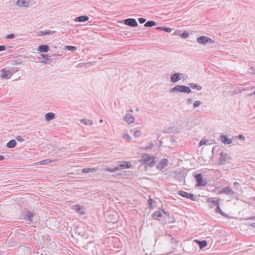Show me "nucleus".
I'll return each mask as SVG.
<instances>
[{
	"mask_svg": "<svg viewBox=\"0 0 255 255\" xmlns=\"http://www.w3.org/2000/svg\"><path fill=\"white\" fill-rule=\"evenodd\" d=\"M155 157L153 155L143 154L142 156L141 162L143 164L152 167L155 163Z\"/></svg>",
	"mask_w": 255,
	"mask_h": 255,
	"instance_id": "f257e3e1",
	"label": "nucleus"
},
{
	"mask_svg": "<svg viewBox=\"0 0 255 255\" xmlns=\"http://www.w3.org/2000/svg\"><path fill=\"white\" fill-rule=\"evenodd\" d=\"M23 216L26 223L29 225L35 223L36 221V215L31 211H25Z\"/></svg>",
	"mask_w": 255,
	"mask_h": 255,
	"instance_id": "f03ea898",
	"label": "nucleus"
},
{
	"mask_svg": "<svg viewBox=\"0 0 255 255\" xmlns=\"http://www.w3.org/2000/svg\"><path fill=\"white\" fill-rule=\"evenodd\" d=\"M171 93L181 92L184 93H190L191 90L189 87L184 85H177L170 90Z\"/></svg>",
	"mask_w": 255,
	"mask_h": 255,
	"instance_id": "7ed1b4c3",
	"label": "nucleus"
},
{
	"mask_svg": "<svg viewBox=\"0 0 255 255\" xmlns=\"http://www.w3.org/2000/svg\"><path fill=\"white\" fill-rule=\"evenodd\" d=\"M127 168H128V162L124 161L123 164H120L119 165L116 166L114 168L107 167L104 168V170L106 171L113 173Z\"/></svg>",
	"mask_w": 255,
	"mask_h": 255,
	"instance_id": "20e7f679",
	"label": "nucleus"
},
{
	"mask_svg": "<svg viewBox=\"0 0 255 255\" xmlns=\"http://www.w3.org/2000/svg\"><path fill=\"white\" fill-rule=\"evenodd\" d=\"M231 159L230 155L226 152H221L220 153L219 163L221 165H223L229 163Z\"/></svg>",
	"mask_w": 255,
	"mask_h": 255,
	"instance_id": "39448f33",
	"label": "nucleus"
},
{
	"mask_svg": "<svg viewBox=\"0 0 255 255\" xmlns=\"http://www.w3.org/2000/svg\"><path fill=\"white\" fill-rule=\"evenodd\" d=\"M16 72L13 68L11 70H6L2 69L0 70V77L3 79H8L10 78L12 75Z\"/></svg>",
	"mask_w": 255,
	"mask_h": 255,
	"instance_id": "423d86ee",
	"label": "nucleus"
},
{
	"mask_svg": "<svg viewBox=\"0 0 255 255\" xmlns=\"http://www.w3.org/2000/svg\"><path fill=\"white\" fill-rule=\"evenodd\" d=\"M196 40L198 43L202 45H205L208 43L211 44H213L215 43L214 40L205 36L198 37Z\"/></svg>",
	"mask_w": 255,
	"mask_h": 255,
	"instance_id": "0eeeda50",
	"label": "nucleus"
},
{
	"mask_svg": "<svg viewBox=\"0 0 255 255\" xmlns=\"http://www.w3.org/2000/svg\"><path fill=\"white\" fill-rule=\"evenodd\" d=\"M105 217L108 222H115L117 219V214L112 211L107 212Z\"/></svg>",
	"mask_w": 255,
	"mask_h": 255,
	"instance_id": "6e6552de",
	"label": "nucleus"
},
{
	"mask_svg": "<svg viewBox=\"0 0 255 255\" xmlns=\"http://www.w3.org/2000/svg\"><path fill=\"white\" fill-rule=\"evenodd\" d=\"M178 195L187 199H189L192 201L196 200V197L192 193H189L184 191H178Z\"/></svg>",
	"mask_w": 255,
	"mask_h": 255,
	"instance_id": "1a4fd4ad",
	"label": "nucleus"
},
{
	"mask_svg": "<svg viewBox=\"0 0 255 255\" xmlns=\"http://www.w3.org/2000/svg\"><path fill=\"white\" fill-rule=\"evenodd\" d=\"M196 180L197 182L198 186H205L207 184L205 180L203 179L202 176L201 174H197L195 175Z\"/></svg>",
	"mask_w": 255,
	"mask_h": 255,
	"instance_id": "9d476101",
	"label": "nucleus"
},
{
	"mask_svg": "<svg viewBox=\"0 0 255 255\" xmlns=\"http://www.w3.org/2000/svg\"><path fill=\"white\" fill-rule=\"evenodd\" d=\"M219 194H225L228 196H232L235 194V192L230 187H227L222 188V190L219 192Z\"/></svg>",
	"mask_w": 255,
	"mask_h": 255,
	"instance_id": "9b49d317",
	"label": "nucleus"
},
{
	"mask_svg": "<svg viewBox=\"0 0 255 255\" xmlns=\"http://www.w3.org/2000/svg\"><path fill=\"white\" fill-rule=\"evenodd\" d=\"M183 74L180 73H176L173 74L170 77V81L172 83H176L180 81L182 78Z\"/></svg>",
	"mask_w": 255,
	"mask_h": 255,
	"instance_id": "f8f14e48",
	"label": "nucleus"
},
{
	"mask_svg": "<svg viewBox=\"0 0 255 255\" xmlns=\"http://www.w3.org/2000/svg\"><path fill=\"white\" fill-rule=\"evenodd\" d=\"M168 163V160L166 158L161 159L158 165H157V169L160 170L164 169Z\"/></svg>",
	"mask_w": 255,
	"mask_h": 255,
	"instance_id": "ddd939ff",
	"label": "nucleus"
},
{
	"mask_svg": "<svg viewBox=\"0 0 255 255\" xmlns=\"http://www.w3.org/2000/svg\"><path fill=\"white\" fill-rule=\"evenodd\" d=\"M164 214H165V212L163 210H158L153 214L152 217L155 220H159V218L163 217Z\"/></svg>",
	"mask_w": 255,
	"mask_h": 255,
	"instance_id": "4468645a",
	"label": "nucleus"
},
{
	"mask_svg": "<svg viewBox=\"0 0 255 255\" xmlns=\"http://www.w3.org/2000/svg\"><path fill=\"white\" fill-rule=\"evenodd\" d=\"M221 140L225 144H230L232 143V139L228 137L227 135L222 134L220 136Z\"/></svg>",
	"mask_w": 255,
	"mask_h": 255,
	"instance_id": "2eb2a0df",
	"label": "nucleus"
},
{
	"mask_svg": "<svg viewBox=\"0 0 255 255\" xmlns=\"http://www.w3.org/2000/svg\"><path fill=\"white\" fill-rule=\"evenodd\" d=\"M72 208L75 210L76 212L79 213L80 215H83L85 214V212L81 211V209L83 208L79 205L78 204H75L72 206Z\"/></svg>",
	"mask_w": 255,
	"mask_h": 255,
	"instance_id": "dca6fc26",
	"label": "nucleus"
},
{
	"mask_svg": "<svg viewBox=\"0 0 255 255\" xmlns=\"http://www.w3.org/2000/svg\"><path fill=\"white\" fill-rule=\"evenodd\" d=\"M89 19V17L86 15H82L78 16L75 19L76 22H83L87 21Z\"/></svg>",
	"mask_w": 255,
	"mask_h": 255,
	"instance_id": "f3484780",
	"label": "nucleus"
},
{
	"mask_svg": "<svg viewBox=\"0 0 255 255\" xmlns=\"http://www.w3.org/2000/svg\"><path fill=\"white\" fill-rule=\"evenodd\" d=\"M49 50V46L47 45H40L38 47L37 50L42 52H47Z\"/></svg>",
	"mask_w": 255,
	"mask_h": 255,
	"instance_id": "a211bd4d",
	"label": "nucleus"
},
{
	"mask_svg": "<svg viewBox=\"0 0 255 255\" xmlns=\"http://www.w3.org/2000/svg\"><path fill=\"white\" fill-rule=\"evenodd\" d=\"M219 198H215L213 197L208 198L207 202L213 203L215 206L219 204Z\"/></svg>",
	"mask_w": 255,
	"mask_h": 255,
	"instance_id": "6ab92c4d",
	"label": "nucleus"
},
{
	"mask_svg": "<svg viewBox=\"0 0 255 255\" xmlns=\"http://www.w3.org/2000/svg\"><path fill=\"white\" fill-rule=\"evenodd\" d=\"M16 4L19 6L27 7L29 5L28 3L25 0H18Z\"/></svg>",
	"mask_w": 255,
	"mask_h": 255,
	"instance_id": "aec40b11",
	"label": "nucleus"
},
{
	"mask_svg": "<svg viewBox=\"0 0 255 255\" xmlns=\"http://www.w3.org/2000/svg\"><path fill=\"white\" fill-rule=\"evenodd\" d=\"M98 170V167L96 168H85L82 170V171L84 173H87L89 172H94Z\"/></svg>",
	"mask_w": 255,
	"mask_h": 255,
	"instance_id": "412c9836",
	"label": "nucleus"
},
{
	"mask_svg": "<svg viewBox=\"0 0 255 255\" xmlns=\"http://www.w3.org/2000/svg\"><path fill=\"white\" fill-rule=\"evenodd\" d=\"M45 117L47 121H50L55 118V114L53 113H48L45 115Z\"/></svg>",
	"mask_w": 255,
	"mask_h": 255,
	"instance_id": "4be33fe9",
	"label": "nucleus"
},
{
	"mask_svg": "<svg viewBox=\"0 0 255 255\" xmlns=\"http://www.w3.org/2000/svg\"><path fill=\"white\" fill-rule=\"evenodd\" d=\"M138 23L135 19L128 18V26L131 27H136Z\"/></svg>",
	"mask_w": 255,
	"mask_h": 255,
	"instance_id": "5701e85b",
	"label": "nucleus"
},
{
	"mask_svg": "<svg viewBox=\"0 0 255 255\" xmlns=\"http://www.w3.org/2000/svg\"><path fill=\"white\" fill-rule=\"evenodd\" d=\"M16 142L15 141V140L14 139H11L7 143L6 146L8 148H11L14 147L16 146Z\"/></svg>",
	"mask_w": 255,
	"mask_h": 255,
	"instance_id": "b1692460",
	"label": "nucleus"
},
{
	"mask_svg": "<svg viewBox=\"0 0 255 255\" xmlns=\"http://www.w3.org/2000/svg\"><path fill=\"white\" fill-rule=\"evenodd\" d=\"M189 88L193 89H197L198 91H200L202 89V87L197 84L191 83L189 84Z\"/></svg>",
	"mask_w": 255,
	"mask_h": 255,
	"instance_id": "393cba45",
	"label": "nucleus"
},
{
	"mask_svg": "<svg viewBox=\"0 0 255 255\" xmlns=\"http://www.w3.org/2000/svg\"><path fill=\"white\" fill-rule=\"evenodd\" d=\"M80 122L81 123L85 125L91 126L93 125V122L91 120L88 119H82L80 120Z\"/></svg>",
	"mask_w": 255,
	"mask_h": 255,
	"instance_id": "a878e982",
	"label": "nucleus"
},
{
	"mask_svg": "<svg viewBox=\"0 0 255 255\" xmlns=\"http://www.w3.org/2000/svg\"><path fill=\"white\" fill-rule=\"evenodd\" d=\"M216 208L215 211L217 213L221 214L223 217H227V215H226V214L224 212H223L222 211V210L221 209V208H220L219 204L216 206Z\"/></svg>",
	"mask_w": 255,
	"mask_h": 255,
	"instance_id": "bb28decb",
	"label": "nucleus"
},
{
	"mask_svg": "<svg viewBox=\"0 0 255 255\" xmlns=\"http://www.w3.org/2000/svg\"><path fill=\"white\" fill-rule=\"evenodd\" d=\"M195 241L198 244L200 249H202V248L206 247L207 245V243L206 241H199L195 240Z\"/></svg>",
	"mask_w": 255,
	"mask_h": 255,
	"instance_id": "cd10ccee",
	"label": "nucleus"
},
{
	"mask_svg": "<svg viewBox=\"0 0 255 255\" xmlns=\"http://www.w3.org/2000/svg\"><path fill=\"white\" fill-rule=\"evenodd\" d=\"M156 24V23L153 21H148L144 24V26L147 27H150L153 26H154Z\"/></svg>",
	"mask_w": 255,
	"mask_h": 255,
	"instance_id": "c85d7f7f",
	"label": "nucleus"
},
{
	"mask_svg": "<svg viewBox=\"0 0 255 255\" xmlns=\"http://www.w3.org/2000/svg\"><path fill=\"white\" fill-rule=\"evenodd\" d=\"M132 132H133V136L135 137H138L139 136H140L141 135V131L139 130H135V131H133L132 130H130V132L131 133Z\"/></svg>",
	"mask_w": 255,
	"mask_h": 255,
	"instance_id": "c756f323",
	"label": "nucleus"
},
{
	"mask_svg": "<svg viewBox=\"0 0 255 255\" xmlns=\"http://www.w3.org/2000/svg\"><path fill=\"white\" fill-rule=\"evenodd\" d=\"M40 57H39L40 58H43L45 61H43V62H44V63H46L47 62V60H48L49 59V56L47 54H41L40 55Z\"/></svg>",
	"mask_w": 255,
	"mask_h": 255,
	"instance_id": "7c9ffc66",
	"label": "nucleus"
},
{
	"mask_svg": "<svg viewBox=\"0 0 255 255\" xmlns=\"http://www.w3.org/2000/svg\"><path fill=\"white\" fill-rule=\"evenodd\" d=\"M65 49L69 51H75L77 49V48L74 46H66Z\"/></svg>",
	"mask_w": 255,
	"mask_h": 255,
	"instance_id": "2f4dec72",
	"label": "nucleus"
},
{
	"mask_svg": "<svg viewBox=\"0 0 255 255\" xmlns=\"http://www.w3.org/2000/svg\"><path fill=\"white\" fill-rule=\"evenodd\" d=\"M91 62H87V63H79L78 65H77V66H76V68H81L84 66H85L86 65H91Z\"/></svg>",
	"mask_w": 255,
	"mask_h": 255,
	"instance_id": "473e14b6",
	"label": "nucleus"
},
{
	"mask_svg": "<svg viewBox=\"0 0 255 255\" xmlns=\"http://www.w3.org/2000/svg\"><path fill=\"white\" fill-rule=\"evenodd\" d=\"M134 122V118L132 115L128 114V124H132Z\"/></svg>",
	"mask_w": 255,
	"mask_h": 255,
	"instance_id": "72a5a7b5",
	"label": "nucleus"
},
{
	"mask_svg": "<svg viewBox=\"0 0 255 255\" xmlns=\"http://www.w3.org/2000/svg\"><path fill=\"white\" fill-rule=\"evenodd\" d=\"M180 37L183 38H187L189 36V34L188 32L184 31L183 33L180 35Z\"/></svg>",
	"mask_w": 255,
	"mask_h": 255,
	"instance_id": "f704fd0d",
	"label": "nucleus"
},
{
	"mask_svg": "<svg viewBox=\"0 0 255 255\" xmlns=\"http://www.w3.org/2000/svg\"><path fill=\"white\" fill-rule=\"evenodd\" d=\"M201 105V102L200 101H196L193 103V106L195 108L199 107Z\"/></svg>",
	"mask_w": 255,
	"mask_h": 255,
	"instance_id": "c9c22d12",
	"label": "nucleus"
},
{
	"mask_svg": "<svg viewBox=\"0 0 255 255\" xmlns=\"http://www.w3.org/2000/svg\"><path fill=\"white\" fill-rule=\"evenodd\" d=\"M154 200L151 198H149L148 200V203L151 207H152L154 206Z\"/></svg>",
	"mask_w": 255,
	"mask_h": 255,
	"instance_id": "e433bc0d",
	"label": "nucleus"
},
{
	"mask_svg": "<svg viewBox=\"0 0 255 255\" xmlns=\"http://www.w3.org/2000/svg\"><path fill=\"white\" fill-rule=\"evenodd\" d=\"M41 34L39 35L40 36H43L46 35L50 34V31H41Z\"/></svg>",
	"mask_w": 255,
	"mask_h": 255,
	"instance_id": "4c0bfd02",
	"label": "nucleus"
},
{
	"mask_svg": "<svg viewBox=\"0 0 255 255\" xmlns=\"http://www.w3.org/2000/svg\"><path fill=\"white\" fill-rule=\"evenodd\" d=\"M162 30L166 32H171L172 31V29L170 28L164 27H163Z\"/></svg>",
	"mask_w": 255,
	"mask_h": 255,
	"instance_id": "58836bf2",
	"label": "nucleus"
},
{
	"mask_svg": "<svg viewBox=\"0 0 255 255\" xmlns=\"http://www.w3.org/2000/svg\"><path fill=\"white\" fill-rule=\"evenodd\" d=\"M207 143V141L205 139H202L199 143V145L202 146L203 145H205Z\"/></svg>",
	"mask_w": 255,
	"mask_h": 255,
	"instance_id": "ea45409f",
	"label": "nucleus"
},
{
	"mask_svg": "<svg viewBox=\"0 0 255 255\" xmlns=\"http://www.w3.org/2000/svg\"><path fill=\"white\" fill-rule=\"evenodd\" d=\"M15 37V35L14 34H10L9 35H7L6 37V38L7 39H12Z\"/></svg>",
	"mask_w": 255,
	"mask_h": 255,
	"instance_id": "a19ab883",
	"label": "nucleus"
},
{
	"mask_svg": "<svg viewBox=\"0 0 255 255\" xmlns=\"http://www.w3.org/2000/svg\"><path fill=\"white\" fill-rule=\"evenodd\" d=\"M236 138L242 139V140H245V136L242 134H240L236 136Z\"/></svg>",
	"mask_w": 255,
	"mask_h": 255,
	"instance_id": "79ce46f5",
	"label": "nucleus"
},
{
	"mask_svg": "<svg viewBox=\"0 0 255 255\" xmlns=\"http://www.w3.org/2000/svg\"><path fill=\"white\" fill-rule=\"evenodd\" d=\"M16 140L18 141H23L24 140V138L21 136H17L16 137Z\"/></svg>",
	"mask_w": 255,
	"mask_h": 255,
	"instance_id": "37998d69",
	"label": "nucleus"
},
{
	"mask_svg": "<svg viewBox=\"0 0 255 255\" xmlns=\"http://www.w3.org/2000/svg\"><path fill=\"white\" fill-rule=\"evenodd\" d=\"M138 20L139 22L141 24L144 23L146 21V19L144 18H139Z\"/></svg>",
	"mask_w": 255,
	"mask_h": 255,
	"instance_id": "c03bdc74",
	"label": "nucleus"
},
{
	"mask_svg": "<svg viewBox=\"0 0 255 255\" xmlns=\"http://www.w3.org/2000/svg\"><path fill=\"white\" fill-rule=\"evenodd\" d=\"M250 72L252 73H255V68L252 67L250 69Z\"/></svg>",
	"mask_w": 255,
	"mask_h": 255,
	"instance_id": "a18cd8bd",
	"label": "nucleus"
},
{
	"mask_svg": "<svg viewBox=\"0 0 255 255\" xmlns=\"http://www.w3.org/2000/svg\"><path fill=\"white\" fill-rule=\"evenodd\" d=\"M233 185L238 189L237 186H240L238 182H235L233 183Z\"/></svg>",
	"mask_w": 255,
	"mask_h": 255,
	"instance_id": "49530a36",
	"label": "nucleus"
},
{
	"mask_svg": "<svg viewBox=\"0 0 255 255\" xmlns=\"http://www.w3.org/2000/svg\"><path fill=\"white\" fill-rule=\"evenodd\" d=\"M1 51H3L6 49V47L4 45H0Z\"/></svg>",
	"mask_w": 255,
	"mask_h": 255,
	"instance_id": "de8ad7c7",
	"label": "nucleus"
},
{
	"mask_svg": "<svg viewBox=\"0 0 255 255\" xmlns=\"http://www.w3.org/2000/svg\"><path fill=\"white\" fill-rule=\"evenodd\" d=\"M40 163H41V164H47L48 163V160H43V161H41Z\"/></svg>",
	"mask_w": 255,
	"mask_h": 255,
	"instance_id": "09e8293b",
	"label": "nucleus"
},
{
	"mask_svg": "<svg viewBox=\"0 0 255 255\" xmlns=\"http://www.w3.org/2000/svg\"><path fill=\"white\" fill-rule=\"evenodd\" d=\"M193 101L192 99L191 98L188 99L187 100V103L189 104H191L192 103Z\"/></svg>",
	"mask_w": 255,
	"mask_h": 255,
	"instance_id": "8fccbe9b",
	"label": "nucleus"
},
{
	"mask_svg": "<svg viewBox=\"0 0 255 255\" xmlns=\"http://www.w3.org/2000/svg\"><path fill=\"white\" fill-rule=\"evenodd\" d=\"M124 120H125L126 122H128V114H126V115L124 116Z\"/></svg>",
	"mask_w": 255,
	"mask_h": 255,
	"instance_id": "3c124183",
	"label": "nucleus"
},
{
	"mask_svg": "<svg viewBox=\"0 0 255 255\" xmlns=\"http://www.w3.org/2000/svg\"><path fill=\"white\" fill-rule=\"evenodd\" d=\"M124 23L128 25V18L124 20Z\"/></svg>",
	"mask_w": 255,
	"mask_h": 255,
	"instance_id": "603ef678",
	"label": "nucleus"
},
{
	"mask_svg": "<svg viewBox=\"0 0 255 255\" xmlns=\"http://www.w3.org/2000/svg\"><path fill=\"white\" fill-rule=\"evenodd\" d=\"M4 159V157L2 155H0V160H2Z\"/></svg>",
	"mask_w": 255,
	"mask_h": 255,
	"instance_id": "864d4df0",
	"label": "nucleus"
},
{
	"mask_svg": "<svg viewBox=\"0 0 255 255\" xmlns=\"http://www.w3.org/2000/svg\"><path fill=\"white\" fill-rule=\"evenodd\" d=\"M123 138H125V137H127V138H128V134H127V133H125V134L123 135Z\"/></svg>",
	"mask_w": 255,
	"mask_h": 255,
	"instance_id": "5fc2aeb1",
	"label": "nucleus"
},
{
	"mask_svg": "<svg viewBox=\"0 0 255 255\" xmlns=\"http://www.w3.org/2000/svg\"><path fill=\"white\" fill-rule=\"evenodd\" d=\"M250 225H251V226L255 228V223H251Z\"/></svg>",
	"mask_w": 255,
	"mask_h": 255,
	"instance_id": "6e6d98bb",
	"label": "nucleus"
},
{
	"mask_svg": "<svg viewBox=\"0 0 255 255\" xmlns=\"http://www.w3.org/2000/svg\"><path fill=\"white\" fill-rule=\"evenodd\" d=\"M162 28H163V27H156L157 29L162 30Z\"/></svg>",
	"mask_w": 255,
	"mask_h": 255,
	"instance_id": "4d7b16f0",
	"label": "nucleus"
},
{
	"mask_svg": "<svg viewBox=\"0 0 255 255\" xmlns=\"http://www.w3.org/2000/svg\"><path fill=\"white\" fill-rule=\"evenodd\" d=\"M255 90L254 91V92L251 94L249 95V96H251L253 95H255Z\"/></svg>",
	"mask_w": 255,
	"mask_h": 255,
	"instance_id": "13d9d810",
	"label": "nucleus"
},
{
	"mask_svg": "<svg viewBox=\"0 0 255 255\" xmlns=\"http://www.w3.org/2000/svg\"><path fill=\"white\" fill-rule=\"evenodd\" d=\"M128 112L132 113L133 112V110L131 109H130V110H128Z\"/></svg>",
	"mask_w": 255,
	"mask_h": 255,
	"instance_id": "bf43d9fd",
	"label": "nucleus"
},
{
	"mask_svg": "<svg viewBox=\"0 0 255 255\" xmlns=\"http://www.w3.org/2000/svg\"><path fill=\"white\" fill-rule=\"evenodd\" d=\"M131 165V164L128 162V168H129L130 167Z\"/></svg>",
	"mask_w": 255,
	"mask_h": 255,
	"instance_id": "052dcab7",
	"label": "nucleus"
},
{
	"mask_svg": "<svg viewBox=\"0 0 255 255\" xmlns=\"http://www.w3.org/2000/svg\"><path fill=\"white\" fill-rule=\"evenodd\" d=\"M103 120L101 119V120H100V122L101 123H103Z\"/></svg>",
	"mask_w": 255,
	"mask_h": 255,
	"instance_id": "680f3d73",
	"label": "nucleus"
},
{
	"mask_svg": "<svg viewBox=\"0 0 255 255\" xmlns=\"http://www.w3.org/2000/svg\"><path fill=\"white\" fill-rule=\"evenodd\" d=\"M135 110L136 112H138V111H139L138 108H136Z\"/></svg>",
	"mask_w": 255,
	"mask_h": 255,
	"instance_id": "e2e57ef3",
	"label": "nucleus"
},
{
	"mask_svg": "<svg viewBox=\"0 0 255 255\" xmlns=\"http://www.w3.org/2000/svg\"><path fill=\"white\" fill-rule=\"evenodd\" d=\"M128 140H129V138H130V136L128 135Z\"/></svg>",
	"mask_w": 255,
	"mask_h": 255,
	"instance_id": "0e129e2a",
	"label": "nucleus"
}]
</instances>
